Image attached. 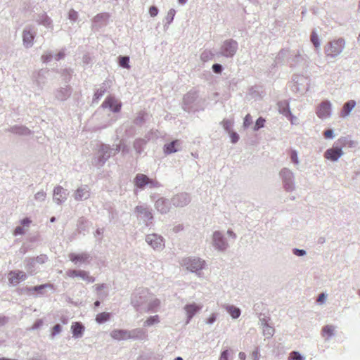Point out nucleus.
<instances>
[{
    "instance_id": "obj_23",
    "label": "nucleus",
    "mask_w": 360,
    "mask_h": 360,
    "mask_svg": "<svg viewBox=\"0 0 360 360\" xmlns=\"http://www.w3.org/2000/svg\"><path fill=\"white\" fill-rule=\"evenodd\" d=\"M338 143L340 144L341 148L345 146L353 147L354 146V142L351 140H347L345 137H342L338 140Z\"/></svg>"
},
{
    "instance_id": "obj_61",
    "label": "nucleus",
    "mask_w": 360,
    "mask_h": 360,
    "mask_svg": "<svg viewBox=\"0 0 360 360\" xmlns=\"http://www.w3.org/2000/svg\"><path fill=\"white\" fill-rule=\"evenodd\" d=\"M174 360H183L181 357H176Z\"/></svg>"
},
{
    "instance_id": "obj_30",
    "label": "nucleus",
    "mask_w": 360,
    "mask_h": 360,
    "mask_svg": "<svg viewBox=\"0 0 360 360\" xmlns=\"http://www.w3.org/2000/svg\"><path fill=\"white\" fill-rule=\"evenodd\" d=\"M129 57L124 56V57H121L120 58L119 63L122 67L129 68Z\"/></svg>"
},
{
    "instance_id": "obj_60",
    "label": "nucleus",
    "mask_w": 360,
    "mask_h": 360,
    "mask_svg": "<svg viewBox=\"0 0 360 360\" xmlns=\"http://www.w3.org/2000/svg\"><path fill=\"white\" fill-rule=\"evenodd\" d=\"M55 220H56L55 217H53L51 218V222H54Z\"/></svg>"
},
{
    "instance_id": "obj_22",
    "label": "nucleus",
    "mask_w": 360,
    "mask_h": 360,
    "mask_svg": "<svg viewBox=\"0 0 360 360\" xmlns=\"http://www.w3.org/2000/svg\"><path fill=\"white\" fill-rule=\"evenodd\" d=\"M226 309L233 319H236L240 315V309L234 306H229Z\"/></svg>"
},
{
    "instance_id": "obj_42",
    "label": "nucleus",
    "mask_w": 360,
    "mask_h": 360,
    "mask_svg": "<svg viewBox=\"0 0 360 360\" xmlns=\"http://www.w3.org/2000/svg\"><path fill=\"white\" fill-rule=\"evenodd\" d=\"M219 360H229V352L228 350H225L221 352L220 358Z\"/></svg>"
},
{
    "instance_id": "obj_39",
    "label": "nucleus",
    "mask_w": 360,
    "mask_h": 360,
    "mask_svg": "<svg viewBox=\"0 0 360 360\" xmlns=\"http://www.w3.org/2000/svg\"><path fill=\"white\" fill-rule=\"evenodd\" d=\"M323 136L326 139H332L333 137V132L331 129H327L324 131Z\"/></svg>"
},
{
    "instance_id": "obj_55",
    "label": "nucleus",
    "mask_w": 360,
    "mask_h": 360,
    "mask_svg": "<svg viewBox=\"0 0 360 360\" xmlns=\"http://www.w3.org/2000/svg\"><path fill=\"white\" fill-rule=\"evenodd\" d=\"M6 320L5 317H0V326L4 325L6 323Z\"/></svg>"
},
{
    "instance_id": "obj_25",
    "label": "nucleus",
    "mask_w": 360,
    "mask_h": 360,
    "mask_svg": "<svg viewBox=\"0 0 360 360\" xmlns=\"http://www.w3.org/2000/svg\"><path fill=\"white\" fill-rule=\"evenodd\" d=\"M146 143V141L143 139H138L134 142V146L136 151L140 153L143 149V146Z\"/></svg>"
},
{
    "instance_id": "obj_43",
    "label": "nucleus",
    "mask_w": 360,
    "mask_h": 360,
    "mask_svg": "<svg viewBox=\"0 0 360 360\" xmlns=\"http://www.w3.org/2000/svg\"><path fill=\"white\" fill-rule=\"evenodd\" d=\"M69 18L72 20H75L77 18V13L74 10H70L69 12Z\"/></svg>"
},
{
    "instance_id": "obj_10",
    "label": "nucleus",
    "mask_w": 360,
    "mask_h": 360,
    "mask_svg": "<svg viewBox=\"0 0 360 360\" xmlns=\"http://www.w3.org/2000/svg\"><path fill=\"white\" fill-rule=\"evenodd\" d=\"M103 108H109L113 112H119L121 108V103L115 98L109 96L103 103Z\"/></svg>"
},
{
    "instance_id": "obj_58",
    "label": "nucleus",
    "mask_w": 360,
    "mask_h": 360,
    "mask_svg": "<svg viewBox=\"0 0 360 360\" xmlns=\"http://www.w3.org/2000/svg\"><path fill=\"white\" fill-rule=\"evenodd\" d=\"M187 0H179V4H184L186 2Z\"/></svg>"
},
{
    "instance_id": "obj_1",
    "label": "nucleus",
    "mask_w": 360,
    "mask_h": 360,
    "mask_svg": "<svg viewBox=\"0 0 360 360\" xmlns=\"http://www.w3.org/2000/svg\"><path fill=\"white\" fill-rule=\"evenodd\" d=\"M344 46L345 41L342 39L330 41L325 49L326 54L327 56L335 57L342 51Z\"/></svg>"
},
{
    "instance_id": "obj_45",
    "label": "nucleus",
    "mask_w": 360,
    "mask_h": 360,
    "mask_svg": "<svg viewBox=\"0 0 360 360\" xmlns=\"http://www.w3.org/2000/svg\"><path fill=\"white\" fill-rule=\"evenodd\" d=\"M286 115L289 117V120L292 124H295V121L296 120V117L292 115L291 112L288 110Z\"/></svg>"
},
{
    "instance_id": "obj_50",
    "label": "nucleus",
    "mask_w": 360,
    "mask_h": 360,
    "mask_svg": "<svg viewBox=\"0 0 360 360\" xmlns=\"http://www.w3.org/2000/svg\"><path fill=\"white\" fill-rule=\"evenodd\" d=\"M259 351L257 349L254 351L252 352V358L254 359V360H258L259 359Z\"/></svg>"
},
{
    "instance_id": "obj_29",
    "label": "nucleus",
    "mask_w": 360,
    "mask_h": 360,
    "mask_svg": "<svg viewBox=\"0 0 360 360\" xmlns=\"http://www.w3.org/2000/svg\"><path fill=\"white\" fill-rule=\"evenodd\" d=\"M311 41L316 48L319 47L320 44H319V37L315 32H313L311 33Z\"/></svg>"
},
{
    "instance_id": "obj_4",
    "label": "nucleus",
    "mask_w": 360,
    "mask_h": 360,
    "mask_svg": "<svg viewBox=\"0 0 360 360\" xmlns=\"http://www.w3.org/2000/svg\"><path fill=\"white\" fill-rule=\"evenodd\" d=\"M67 275L69 277L74 278V277H81L83 280L87 281L88 283H93L94 282V278L89 276V273L85 271L82 270H69L66 272Z\"/></svg>"
},
{
    "instance_id": "obj_53",
    "label": "nucleus",
    "mask_w": 360,
    "mask_h": 360,
    "mask_svg": "<svg viewBox=\"0 0 360 360\" xmlns=\"http://www.w3.org/2000/svg\"><path fill=\"white\" fill-rule=\"evenodd\" d=\"M44 197H45V193H37L36 194V198H44Z\"/></svg>"
},
{
    "instance_id": "obj_49",
    "label": "nucleus",
    "mask_w": 360,
    "mask_h": 360,
    "mask_svg": "<svg viewBox=\"0 0 360 360\" xmlns=\"http://www.w3.org/2000/svg\"><path fill=\"white\" fill-rule=\"evenodd\" d=\"M31 223V220L28 218H25V219H23L22 221H21V224L23 225V226H28Z\"/></svg>"
},
{
    "instance_id": "obj_8",
    "label": "nucleus",
    "mask_w": 360,
    "mask_h": 360,
    "mask_svg": "<svg viewBox=\"0 0 360 360\" xmlns=\"http://www.w3.org/2000/svg\"><path fill=\"white\" fill-rule=\"evenodd\" d=\"M342 154L343 152L341 147H335L328 149L325 152L324 156L326 159L332 161H336L342 155Z\"/></svg>"
},
{
    "instance_id": "obj_2",
    "label": "nucleus",
    "mask_w": 360,
    "mask_h": 360,
    "mask_svg": "<svg viewBox=\"0 0 360 360\" xmlns=\"http://www.w3.org/2000/svg\"><path fill=\"white\" fill-rule=\"evenodd\" d=\"M182 265L185 266L188 270L196 272L203 268L205 262L199 258L188 257L183 259Z\"/></svg>"
},
{
    "instance_id": "obj_28",
    "label": "nucleus",
    "mask_w": 360,
    "mask_h": 360,
    "mask_svg": "<svg viewBox=\"0 0 360 360\" xmlns=\"http://www.w3.org/2000/svg\"><path fill=\"white\" fill-rule=\"evenodd\" d=\"M52 288L53 285L51 284H48V283L47 284H42V285L34 286V287L30 288V290H34V291H36V292H41V290H43L44 288Z\"/></svg>"
},
{
    "instance_id": "obj_59",
    "label": "nucleus",
    "mask_w": 360,
    "mask_h": 360,
    "mask_svg": "<svg viewBox=\"0 0 360 360\" xmlns=\"http://www.w3.org/2000/svg\"><path fill=\"white\" fill-rule=\"evenodd\" d=\"M94 305H95V307H98L100 305V302L99 301H96L95 303H94Z\"/></svg>"
},
{
    "instance_id": "obj_52",
    "label": "nucleus",
    "mask_w": 360,
    "mask_h": 360,
    "mask_svg": "<svg viewBox=\"0 0 360 360\" xmlns=\"http://www.w3.org/2000/svg\"><path fill=\"white\" fill-rule=\"evenodd\" d=\"M136 210L137 212L139 213H143V212H146V209L141 206H137L136 207Z\"/></svg>"
},
{
    "instance_id": "obj_32",
    "label": "nucleus",
    "mask_w": 360,
    "mask_h": 360,
    "mask_svg": "<svg viewBox=\"0 0 360 360\" xmlns=\"http://www.w3.org/2000/svg\"><path fill=\"white\" fill-rule=\"evenodd\" d=\"M252 117L250 114H248L244 118L243 126L245 127H248L252 124Z\"/></svg>"
},
{
    "instance_id": "obj_56",
    "label": "nucleus",
    "mask_w": 360,
    "mask_h": 360,
    "mask_svg": "<svg viewBox=\"0 0 360 360\" xmlns=\"http://www.w3.org/2000/svg\"><path fill=\"white\" fill-rule=\"evenodd\" d=\"M239 357L240 359L244 360L245 359V354L244 352H240Z\"/></svg>"
},
{
    "instance_id": "obj_62",
    "label": "nucleus",
    "mask_w": 360,
    "mask_h": 360,
    "mask_svg": "<svg viewBox=\"0 0 360 360\" xmlns=\"http://www.w3.org/2000/svg\"><path fill=\"white\" fill-rule=\"evenodd\" d=\"M359 295H360V292H359Z\"/></svg>"
},
{
    "instance_id": "obj_21",
    "label": "nucleus",
    "mask_w": 360,
    "mask_h": 360,
    "mask_svg": "<svg viewBox=\"0 0 360 360\" xmlns=\"http://www.w3.org/2000/svg\"><path fill=\"white\" fill-rule=\"evenodd\" d=\"M335 328L331 325H327L322 329V335L328 338L333 335Z\"/></svg>"
},
{
    "instance_id": "obj_16",
    "label": "nucleus",
    "mask_w": 360,
    "mask_h": 360,
    "mask_svg": "<svg viewBox=\"0 0 360 360\" xmlns=\"http://www.w3.org/2000/svg\"><path fill=\"white\" fill-rule=\"evenodd\" d=\"M184 309L186 312L188 319L191 320L195 314L200 309V307L195 303H193L186 305Z\"/></svg>"
},
{
    "instance_id": "obj_15",
    "label": "nucleus",
    "mask_w": 360,
    "mask_h": 360,
    "mask_svg": "<svg viewBox=\"0 0 360 360\" xmlns=\"http://www.w3.org/2000/svg\"><path fill=\"white\" fill-rule=\"evenodd\" d=\"M76 200H82L89 197V190L86 186L78 188L74 194Z\"/></svg>"
},
{
    "instance_id": "obj_19",
    "label": "nucleus",
    "mask_w": 360,
    "mask_h": 360,
    "mask_svg": "<svg viewBox=\"0 0 360 360\" xmlns=\"http://www.w3.org/2000/svg\"><path fill=\"white\" fill-rule=\"evenodd\" d=\"M177 145H179V142L178 140L173 141L171 143L165 145L164 147L165 153L170 154L176 152L178 149L176 148V146Z\"/></svg>"
},
{
    "instance_id": "obj_13",
    "label": "nucleus",
    "mask_w": 360,
    "mask_h": 360,
    "mask_svg": "<svg viewBox=\"0 0 360 360\" xmlns=\"http://www.w3.org/2000/svg\"><path fill=\"white\" fill-rule=\"evenodd\" d=\"M70 259L75 264L77 263H84L88 261L89 255L86 253H71L69 255Z\"/></svg>"
},
{
    "instance_id": "obj_47",
    "label": "nucleus",
    "mask_w": 360,
    "mask_h": 360,
    "mask_svg": "<svg viewBox=\"0 0 360 360\" xmlns=\"http://www.w3.org/2000/svg\"><path fill=\"white\" fill-rule=\"evenodd\" d=\"M212 70L216 73H219L221 71V66L219 64H214L212 66Z\"/></svg>"
},
{
    "instance_id": "obj_40",
    "label": "nucleus",
    "mask_w": 360,
    "mask_h": 360,
    "mask_svg": "<svg viewBox=\"0 0 360 360\" xmlns=\"http://www.w3.org/2000/svg\"><path fill=\"white\" fill-rule=\"evenodd\" d=\"M217 316L215 314H212L207 319L206 323L207 324H212L216 321Z\"/></svg>"
},
{
    "instance_id": "obj_24",
    "label": "nucleus",
    "mask_w": 360,
    "mask_h": 360,
    "mask_svg": "<svg viewBox=\"0 0 360 360\" xmlns=\"http://www.w3.org/2000/svg\"><path fill=\"white\" fill-rule=\"evenodd\" d=\"M23 41L25 44L30 45L34 39V35L30 31H24Z\"/></svg>"
},
{
    "instance_id": "obj_20",
    "label": "nucleus",
    "mask_w": 360,
    "mask_h": 360,
    "mask_svg": "<svg viewBox=\"0 0 360 360\" xmlns=\"http://www.w3.org/2000/svg\"><path fill=\"white\" fill-rule=\"evenodd\" d=\"M110 318V314L108 312H101L96 315V321L98 323H102L108 321Z\"/></svg>"
},
{
    "instance_id": "obj_36",
    "label": "nucleus",
    "mask_w": 360,
    "mask_h": 360,
    "mask_svg": "<svg viewBox=\"0 0 360 360\" xmlns=\"http://www.w3.org/2000/svg\"><path fill=\"white\" fill-rule=\"evenodd\" d=\"M61 331V326L59 324H56L53 326L52 330V335L54 336L56 334H58Z\"/></svg>"
},
{
    "instance_id": "obj_3",
    "label": "nucleus",
    "mask_w": 360,
    "mask_h": 360,
    "mask_svg": "<svg viewBox=\"0 0 360 360\" xmlns=\"http://www.w3.org/2000/svg\"><path fill=\"white\" fill-rule=\"evenodd\" d=\"M331 104L329 101H325L321 103L317 108L316 113L321 119H325L330 115Z\"/></svg>"
},
{
    "instance_id": "obj_7",
    "label": "nucleus",
    "mask_w": 360,
    "mask_h": 360,
    "mask_svg": "<svg viewBox=\"0 0 360 360\" xmlns=\"http://www.w3.org/2000/svg\"><path fill=\"white\" fill-rule=\"evenodd\" d=\"M237 49V43L233 41H225L223 45L222 53L226 57L233 56Z\"/></svg>"
},
{
    "instance_id": "obj_48",
    "label": "nucleus",
    "mask_w": 360,
    "mask_h": 360,
    "mask_svg": "<svg viewBox=\"0 0 360 360\" xmlns=\"http://www.w3.org/2000/svg\"><path fill=\"white\" fill-rule=\"evenodd\" d=\"M294 253L298 256H302L305 255L306 252L304 250L295 249Z\"/></svg>"
},
{
    "instance_id": "obj_41",
    "label": "nucleus",
    "mask_w": 360,
    "mask_h": 360,
    "mask_svg": "<svg viewBox=\"0 0 360 360\" xmlns=\"http://www.w3.org/2000/svg\"><path fill=\"white\" fill-rule=\"evenodd\" d=\"M25 232L24 231V229L21 226H17L15 229V231H14V235L17 236V235H21V234H23Z\"/></svg>"
},
{
    "instance_id": "obj_37",
    "label": "nucleus",
    "mask_w": 360,
    "mask_h": 360,
    "mask_svg": "<svg viewBox=\"0 0 360 360\" xmlns=\"http://www.w3.org/2000/svg\"><path fill=\"white\" fill-rule=\"evenodd\" d=\"M164 204H165V201L162 199H160L156 201L155 206L158 210H160L162 212H165V210H163V208H160V206L164 205Z\"/></svg>"
},
{
    "instance_id": "obj_54",
    "label": "nucleus",
    "mask_w": 360,
    "mask_h": 360,
    "mask_svg": "<svg viewBox=\"0 0 360 360\" xmlns=\"http://www.w3.org/2000/svg\"><path fill=\"white\" fill-rule=\"evenodd\" d=\"M227 233L230 236H232L233 238H236V234L232 231L228 230Z\"/></svg>"
},
{
    "instance_id": "obj_26",
    "label": "nucleus",
    "mask_w": 360,
    "mask_h": 360,
    "mask_svg": "<svg viewBox=\"0 0 360 360\" xmlns=\"http://www.w3.org/2000/svg\"><path fill=\"white\" fill-rule=\"evenodd\" d=\"M159 322V317L158 315L149 317L146 321L144 325L149 326Z\"/></svg>"
},
{
    "instance_id": "obj_12",
    "label": "nucleus",
    "mask_w": 360,
    "mask_h": 360,
    "mask_svg": "<svg viewBox=\"0 0 360 360\" xmlns=\"http://www.w3.org/2000/svg\"><path fill=\"white\" fill-rule=\"evenodd\" d=\"M134 182H135V185L139 188H142L145 185L150 184V183L153 184V186H158V182H155V183L153 182L152 181H150L149 179V178L146 175L143 174H137L134 179Z\"/></svg>"
},
{
    "instance_id": "obj_17",
    "label": "nucleus",
    "mask_w": 360,
    "mask_h": 360,
    "mask_svg": "<svg viewBox=\"0 0 360 360\" xmlns=\"http://www.w3.org/2000/svg\"><path fill=\"white\" fill-rule=\"evenodd\" d=\"M356 102L354 100H350L345 103L340 112V116L342 117H347L350 113L351 110L355 107Z\"/></svg>"
},
{
    "instance_id": "obj_11",
    "label": "nucleus",
    "mask_w": 360,
    "mask_h": 360,
    "mask_svg": "<svg viewBox=\"0 0 360 360\" xmlns=\"http://www.w3.org/2000/svg\"><path fill=\"white\" fill-rule=\"evenodd\" d=\"M213 245L220 250H225L227 246L222 234L219 231H215L213 234Z\"/></svg>"
},
{
    "instance_id": "obj_31",
    "label": "nucleus",
    "mask_w": 360,
    "mask_h": 360,
    "mask_svg": "<svg viewBox=\"0 0 360 360\" xmlns=\"http://www.w3.org/2000/svg\"><path fill=\"white\" fill-rule=\"evenodd\" d=\"M265 120L262 117H259L255 123V125L254 127V129L255 131L258 130L259 129L263 127L264 126Z\"/></svg>"
},
{
    "instance_id": "obj_27",
    "label": "nucleus",
    "mask_w": 360,
    "mask_h": 360,
    "mask_svg": "<svg viewBox=\"0 0 360 360\" xmlns=\"http://www.w3.org/2000/svg\"><path fill=\"white\" fill-rule=\"evenodd\" d=\"M288 360H304V358L297 352H292L290 353Z\"/></svg>"
},
{
    "instance_id": "obj_46",
    "label": "nucleus",
    "mask_w": 360,
    "mask_h": 360,
    "mask_svg": "<svg viewBox=\"0 0 360 360\" xmlns=\"http://www.w3.org/2000/svg\"><path fill=\"white\" fill-rule=\"evenodd\" d=\"M176 11L174 9L172 8L168 11L167 13V18L170 19V21H172L174 15H175Z\"/></svg>"
},
{
    "instance_id": "obj_33",
    "label": "nucleus",
    "mask_w": 360,
    "mask_h": 360,
    "mask_svg": "<svg viewBox=\"0 0 360 360\" xmlns=\"http://www.w3.org/2000/svg\"><path fill=\"white\" fill-rule=\"evenodd\" d=\"M212 56V53L210 51H205L201 53V59L203 61H207Z\"/></svg>"
},
{
    "instance_id": "obj_51",
    "label": "nucleus",
    "mask_w": 360,
    "mask_h": 360,
    "mask_svg": "<svg viewBox=\"0 0 360 360\" xmlns=\"http://www.w3.org/2000/svg\"><path fill=\"white\" fill-rule=\"evenodd\" d=\"M325 299H326L325 295L323 293H321V294L319 295L317 301L319 302L322 303V302H324Z\"/></svg>"
},
{
    "instance_id": "obj_34",
    "label": "nucleus",
    "mask_w": 360,
    "mask_h": 360,
    "mask_svg": "<svg viewBox=\"0 0 360 360\" xmlns=\"http://www.w3.org/2000/svg\"><path fill=\"white\" fill-rule=\"evenodd\" d=\"M290 158H291V160L293 163H295L296 165L298 164L299 161H298L297 154L296 151L292 150L291 152Z\"/></svg>"
},
{
    "instance_id": "obj_44",
    "label": "nucleus",
    "mask_w": 360,
    "mask_h": 360,
    "mask_svg": "<svg viewBox=\"0 0 360 360\" xmlns=\"http://www.w3.org/2000/svg\"><path fill=\"white\" fill-rule=\"evenodd\" d=\"M51 58V54L50 53H46V54H44L41 56V60L44 62V63H47L48 61H49Z\"/></svg>"
},
{
    "instance_id": "obj_35",
    "label": "nucleus",
    "mask_w": 360,
    "mask_h": 360,
    "mask_svg": "<svg viewBox=\"0 0 360 360\" xmlns=\"http://www.w3.org/2000/svg\"><path fill=\"white\" fill-rule=\"evenodd\" d=\"M149 13H150V16L155 17L158 13V9L157 8V7L153 6L150 7V8H149Z\"/></svg>"
},
{
    "instance_id": "obj_38",
    "label": "nucleus",
    "mask_w": 360,
    "mask_h": 360,
    "mask_svg": "<svg viewBox=\"0 0 360 360\" xmlns=\"http://www.w3.org/2000/svg\"><path fill=\"white\" fill-rule=\"evenodd\" d=\"M230 138H231V142L233 143H236L239 139V136L236 132H231L230 134Z\"/></svg>"
},
{
    "instance_id": "obj_9",
    "label": "nucleus",
    "mask_w": 360,
    "mask_h": 360,
    "mask_svg": "<svg viewBox=\"0 0 360 360\" xmlns=\"http://www.w3.org/2000/svg\"><path fill=\"white\" fill-rule=\"evenodd\" d=\"M110 336L112 338L116 340H126L131 339L132 335H131V332L126 330H113L110 333Z\"/></svg>"
},
{
    "instance_id": "obj_6",
    "label": "nucleus",
    "mask_w": 360,
    "mask_h": 360,
    "mask_svg": "<svg viewBox=\"0 0 360 360\" xmlns=\"http://www.w3.org/2000/svg\"><path fill=\"white\" fill-rule=\"evenodd\" d=\"M146 241L153 249H160L164 246L162 238L156 234L148 235Z\"/></svg>"
},
{
    "instance_id": "obj_5",
    "label": "nucleus",
    "mask_w": 360,
    "mask_h": 360,
    "mask_svg": "<svg viewBox=\"0 0 360 360\" xmlns=\"http://www.w3.org/2000/svg\"><path fill=\"white\" fill-rule=\"evenodd\" d=\"M8 277L9 283L13 285H16L20 281L25 280L27 276L21 271H11L8 273Z\"/></svg>"
},
{
    "instance_id": "obj_18",
    "label": "nucleus",
    "mask_w": 360,
    "mask_h": 360,
    "mask_svg": "<svg viewBox=\"0 0 360 360\" xmlns=\"http://www.w3.org/2000/svg\"><path fill=\"white\" fill-rule=\"evenodd\" d=\"M71 328H72L73 337H75V338L81 337L84 330V327L79 322L73 323L72 324Z\"/></svg>"
},
{
    "instance_id": "obj_14",
    "label": "nucleus",
    "mask_w": 360,
    "mask_h": 360,
    "mask_svg": "<svg viewBox=\"0 0 360 360\" xmlns=\"http://www.w3.org/2000/svg\"><path fill=\"white\" fill-rule=\"evenodd\" d=\"M66 199V193L61 186H57L53 191V200L58 203H61Z\"/></svg>"
},
{
    "instance_id": "obj_57",
    "label": "nucleus",
    "mask_w": 360,
    "mask_h": 360,
    "mask_svg": "<svg viewBox=\"0 0 360 360\" xmlns=\"http://www.w3.org/2000/svg\"><path fill=\"white\" fill-rule=\"evenodd\" d=\"M63 57H64V53H59L56 56V59H57V60H59V59L62 58Z\"/></svg>"
}]
</instances>
